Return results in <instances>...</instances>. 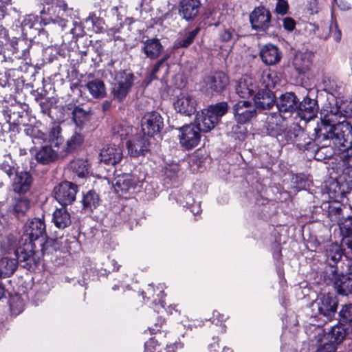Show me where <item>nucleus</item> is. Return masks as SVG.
<instances>
[{
    "label": "nucleus",
    "mask_w": 352,
    "mask_h": 352,
    "mask_svg": "<svg viewBox=\"0 0 352 352\" xmlns=\"http://www.w3.org/2000/svg\"><path fill=\"white\" fill-rule=\"evenodd\" d=\"M338 307V300L336 295L330 293L323 294L311 302V316L323 317L325 320L330 321L335 317Z\"/></svg>",
    "instance_id": "7ed1b4c3"
},
{
    "label": "nucleus",
    "mask_w": 352,
    "mask_h": 352,
    "mask_svg": "<svg viewBox=\"0 0 352 352\" xmlns=\"http://www.w3.org/2000/svg\"><path fill=\"white\" fill-rule=\"evenodd\" d=\"M201 30L200 27H196L192 31L188 32L183 36H180L175 40L173 48L177 50L179 48H187L192 44L195 37Z\"/></svg>",
    "instance_id": "f704fd0d"
},
{
    "label": "nucleus",
    "mask_w": 352,
    "mask_h": 352,
    "mask_svg": "<svg viewBox=\"0 0 352 352\" xmlns=\"http://www.w3.org/2000/svg\"><path fill=\"white\" fill-rule=\"evenodd\" d=\"M284 135L286 141L294 143L297 148L299 147L298 143H302L305 138L308 139V134L298 124L287 127Z\"/></svg>",
    "instance_id": "cd10ccee"
},
{
    "label": "nucleus",
    "mask_w": 352,
    "mask_h": 352,
    "mask_svg": "<svg viewBox=\"0 0 352 352\" xmlns=\"http://www.w3.org/2000/svg\"><path fill=\"white\" fill-rule=\"evenodd\" d=\"M100 202V199L99 197L98 194H97L94 190H89V208L94 207L96 208L97 206L99 205Z\"/></svg>",
    "instance_id": "680f3d73"
},
{
    "label": "nucleus",
    "mask_w": 352,
    "mask_h": 352,
    "mask_svg": "<svg viewBox=\"0 0 352 352\" xmlns=\"http://www.w3.org/2000/svg\"><path fill=\"white\" fill-rule=\"evenodd\" d=\"M158 340L155 338H151L148 341L144 343V348L146 352H153V350L155 351V346Z\"/></svg>",
    "instance_id": "69168bd1"
},
{
    "label": "nucleus",
    "mask_w": 352,
    "mask_h": 352,
    "mask_svg": "<svg viewBox=\"0 0 352 352\" xmlns=\"http://www.w3.org/2000/svg\"><path fill=\"white\" fill-rule=\"evenodd\" d=\"M72 167L80 178H85L88 174V164L86 160H76L72 162Z\"/></svg>",
    "instance_id": "de8ad7c7"
},
{
    "label": "nucleus",
    "mask_w": 352,
    "mask_h": 352,
    "mask_svg": "<svg viewBox=\"0 0 352 352\" xmlns=\"http://www.w3.org/2000/svg\"><path fill=\"white\" fill-rule=\"evenodd\" d=\"M164 322V320L162 318L157 319V322L154 324L153 326L148 327V331L151 334H156L159 332L157 335V338H160L162 336V332H160V328L162 327V325L163 322Z\"/></svg>",
    "instance_id": "052dcab7"
},
{
    "label": "nucleus",
    "mask_w": 352,
    "mask_h": 352,
    "mask_svg": "<svg viewBox=\"0 0 352 352\" xmlns=\"http://www.w3.org/2000/svg\"><path fill=\"white\" fill-rule=\"evenodd\" d=\"M326 256L328 261L336 264L342 257V250L337 244H331L326 250Z\"/></svg>",
    "instance_id": "a18cd8bd"
},
{
    "label": "nucleus",
    "mask_w": 352,
    "mask_h": 352,
    "mask_svg": "<svg viewBox=\"0 0 352 352\" xmlns=\"http://www.w3.org/2000/svg\"><path fill=\"white\" fill-rule=\"evenodd\" d=\"M318 150L314 155V158L317 161H322L330 159L333 155V148L329 143H319Z\"/></svg>",
    "instance_id": "a19ab883"
},
{
    "label": "nucleus",
    "mask_w": 352,
    "mask_h": 352,
    "mask_svg": "<svg viewBox=\"0 0 352 352\" xmlns=\"http://www.w3.org/2000/svg\"><path fill=\"white\" fill-rule=\"evenodd\" d=\"M166 67L168 68V64H165L163 60H158L152 68L149 74V81L157 79L156 76L157 73L160 70L161 68Z\"/></svg>",
    "instance_id": "13d9d810"
},
{
    "label": "nucleus",
    "mask_w": 352,
    "mask_h": 352,
    "mask_svg": "<svg viewBox=\"0 0 352 352\" xmlns=\"http://www.w3.org/2000/svg\"><path fill=\"white\" fill-rule=\"evenodd\" d=\"M151 137L142 133L141 131L131 137L126 142V148L131 157H138L144 156L150 151Z\"/></svg>",
    "instance_id": "6e6552de"
},
{
    "label": "nucleus",
    "mask_w": 352,
    "mask_h": 352,
    "mask_svg": "<svg viewBox=\"0 0 352 352\" xmlns=\"http://www.w3.org/2000/svg\"><path fill=\"white\" fill-rule=\"evenodd\" d=\"M259 55L266 65H274L280 61L282 52L276 45L267 43L262 47Z\"/></svg>",
    "instance_id": "6ab92c4d"
},
{
    "label": "nucleus",
    "mask_w": 352,
    "mask_h": 352,
    "mask_svg": "<svg viewBox=\"0 0 352 352\" xmlns=\"http://www.w3.org/2000/svg\"><path fill=\"white\" fill-rule=\"evenodd\" d=\"M333 286L337 293L342 296H348L352 293V273L336 274Z\"/></svg>",
    "instance_id": "412c9836"
},
{
    "label": "nucleus",
    "mask_w": 352,
    "mask_h": 352,
    "mask_svg": "<svg viewBox=\"0 0 352 352\" xmlns=\"http://www.w3.org/2000/svg\"><path fill=\"white\" fill-rule=\"evenodd\" d=\"M25 239L22 237L19 246L16 249V255L19 261H26V267H30L36 264L34 256L33 241L38 239L45 233V224L43 219L34 218L27 223L25 226Z\"/></svg>",
    "instance_id": "f03ea898"
},
{
    "label": "nucleus",
    "mask_w": 352,
    "mask_h": 352,
    "mask_svg": "<svg viewBox=\"0 0 352 352\" xmlns=\"http://www.w3.org/2000/svg\"><path fill=\"white\" fill-rule=\"evenodd\" d=\"M298 98L294 92H285L277 99L276 105L283 117L291 116L294 113H297Z\"/></svg>",
    "instance_id": "ddd939ff"
},
{
    "label": "nucleus",
    "mask_w": 352,
    "mask_h": 352,
    "mask_svg": "<svg viewBox=\"0 0 352 352\" xmlns=\"http://www.w3.org/2000/svg\"><path fill=\"white\" fill-rule=\"evenodd\" d=\"M298 145L299 150L307 151L314 157V155H315V153L318 150L320 144L316 141L315 138L312 139L308 135V139L305 138V140H303L302 143H298Z\"/></svg>",
    "instance_id": "37998d69"
},
{
    "label": "nucleus",
    "mask_w": 352,
    "mask_h": 352,
    "mask_svg": "<svg viewBox=\"0 0 352 352\" xmlns=\"http://www.w3.org/2000/svg\"><path fill=\"white\" fill-rule=\"evenodd\" d=\"M31 201L27 197H19L14 199L12 208L14 214L17 216H23L29 210Z\"/></svg>",
    "instance_id": "58836bf2"
},
{
    "label": "nucleus",
    "mask_w": 352,
    "mask_h": 352,
    "mask_svg": "<svg viewBox=\"0 0 352 352\" xmlns=\"http://www.w3.org/2000/svg\"><path fill=\"white\" fill-rule=\"evenodd\" d=\"M89 93L95 98H103L106 96V88L103 81L95 80L89 82Z\"/></svg>",
    "instance_id": "ea45409f"
},
{
    "label": "nucleus",
    "mask_w": 352,
    "mask_h": 352,
    "mask_svg": "<svg viewBox=\"0 0 352 352\" xmlns=\"http://www.w3.org/2000/svg\"><path fill=\"white\" fill-rule=\"evenodd\" d=\"M53 221L58 228H65L70 225V215L65 208L56 209L53 214Z\"/></svg>",
    "instance_id": "e433bc0d"
},
{
    "label": "nucleus",
    "mask_w": 352,
    "mask_h": 352,
    "mask_svg": "<svg viewBox=\"0 0 352 352\" xmlns=\"http://www.w3.org/2000/svg\"><path fill=\"white\" fill-rule=\"evenodd\" d=\"M177 113L190 116L197 112V102L195 98L188 93H180L173 103Z\"/></svg>",
    "instance_id": "2eb2a0df"
},
{
    "label": "nucleus",
    "mask_w": 352,
    "mask_h": 352,
    "mask_svg": "<svg viewBox=\"0 0 352 352\" xmlns=\"http://www.w3.org/2000/svg\"><path fill=\"white\" fill-rule=\"evenodd\" d=\"M179 144L187 150L196 147L201 140L200 129L197 125L190 123L177 129Z\"/></svg>",
    "instance_id": "9d476101"
},
{
    "label": "nucleus",
    "mask_w": 352,
    "mask_h": 352,
    "mask_svg": "<svg viewBox=\"0 0 352 352\" xmlns=\"http://www.w3.org/2000/svg\"><path fill=\"white\" fill-rule=\"evenodd\" d=\"M164 126V118L156 111L146 112L141 119V131L151 138L160 133Z\"/></svg>",
    "instance_id": "1a4fd4ad"
},
{
    "label": "nucleus",
    "mask_w": 352,
    "mask_h": 352,
    "mask_svg": "<svg viewBox=\"0 0 352 352\" xmlns=\"http://www.w3.org/2000/svg\"><path fill=\"white\" fill-rule=\"evenodd\" d=\"M286 125L278 117L271 116L267 118L265 129H266L267 135L276 137L284 135L286 130Z\"/></svg>",
    "instance_id": "7c9ffc66"
},
{
    "label": "nucleus",
    "mask_w": 352,
    "mask_h": 352,
    "mask_svg": "<svg viewBox=\"0 0 352 352\" xmlns=\"http://www.w3.org/2000/svg\"><path fill=\"white\" fill-rule=\"evenodd\" d=\"M206 111V109H204L201 112H197L195 116L194 124L198 126L201 133H208L219 124L217 120Z\"/></svg>",
    "instance_id": "5701e85b"
},
{
    "label": "nucleus",
    "mask_w": 352,
    "mask_h": 352,
    "mask_svg": "<svg viewBox=\"0 0 352 352\" xmlns=\"http://www.w3.org/2000/svg\"><path fill=\"white\" fill-rule=\"evenodd\" d=\"M268 82H264L266 85L264 87L260 88L255 92L254 95V105L256 109H270L276 102V97L272 90V88H274L277 82V80L272 79V74L267 75Z\"/></svg>",
    "instance_id": "39448f33"
},
{
    "label": "nucleus",
    "mask_w": 352,
    "mask_h": 352,
    "mask_svg": "<svg viewBox=\"0 0 352 352\" xmlns=\"http://www.w3.org/2000/svg\"><path fill=\"white\" fill-rule=\"evenodd\" d=\"M344 326L345 325L340 324V323L338 322L337 324L332 327L327 335V339L329 343H326L325 344L335 347L336 345L342 343L349 334V328Z\"/></svg>",
    "instance_id": "393cba45"
},
{
    "label": "nucleus",
    "mask_w": 352,
    "mask_h": 352,
    "mask_svg": "<svg viewBox=\"0 0 352 352\" xmlns=\"http://www.w3.org/2000/svg\"><path fill=\"white\" fill-rule=\"evenodd\" d=\"M352 193L347 184L342 181H335L330 184L328 187V194L334 201H343L347 194Z\"/></svg>",
    "instance_id": "a878e982"
},
{
    "label": "nucleus",
    "mask_w": 352,
    "mask_h": 352,
    "mask_svg": "<svg viewBox=\"0 0 352 352\" xmlns=\"http://www.w3.org/2000/svg\"><path fill=\"white\" fill-rule=\"evenodd\" d=\"M233 118L235 122L240 124H248L257 116V109L249 100H239L232 107Z\"/></svg>",
    "instance_id": "9b49d317"
},
{
    "label": "nucleus",
    "mask_w": 352,
    "mask_h": 352,
    "mask_svg": "<svg viewBox=\"0 0 352 352\" xmlns=\"http://www.w3.org/2000/svg\"><path fill=\"white\" fill-rule=\"evenodd\" d=\"M14 258L3 256L0 259V277H7L12 275L15 272L19 263H24L23 267L27 269L32 267L33 265L30 267H26V261H19L16 255V250H14Z\"/></svg>",
    "instance_id": "4be33fe9"
},
{
    "label": "nucleus",
    "mask_w": 352,
    "mask_h": 352,
    "mask_svg": "<svg viewBox=\"0 0 352 352\" xmlns=\"http://www.w3.org/2000/svg\"><path fill=\"white\" fill-rule=\"evenodd\" d=\"M98 157L105 164L114 166L122 161L123 149L118 145L109 144L100 151Z\"/></svg>",
    "instance_id": "dca6fc26"
},
{
    "label": "nucleus",
    "mask_w": 352,
    "mask_h": 352,
    "mask_svg": "<svg viewBox=\"0 0 352 352\" xmlns=\"http://www.w3.org/2000/svg\"><path fill=\"white\" fill-rule=\"evenodd\" d=\"M206 109V113H210L219 122L221 118L228 113L229 105L227 102L222 101L214 104H210Z\"/></svg>",
    "instance_id": "4c0bfd02"
},
{
    "label": "nucleus",
    "mask_w": 352,
    "mask_h": 352,
    "mask_svg": "<svg viewBox=\"0 0 352 352\" xmlns=\"http://www.w3.org/2000/svg\"><path fill=\"white\" fill-rule=\"evenodd\" d=\"M10 46L13 54L16 58L27 60L29 56V50L31 47L30 41L24 38H13L10 41Z\"/></svg>",
    "instance_id": "bb28decb"
},
{
    "label": "nucleus",
    "mask_w": 352,
    "mask_h": 352,
    "mask_svg": "<svg viewBox=\"0 0 352 352\" xmlns=\"http://www.w3.org/2000/svg\"><path fill=\"white\" fill-rule=\"evenodd\" d=\"M345 104H342L340 106L335 107H331L329 110H327V111H332V113H336L338 117L337 119H340V120H345L346 118H350L352 116V106L348 105L347 107H344Z\"/></svg>",
    "instance_id": "49530a36"
},
{
    "label": "nucleus",
    "mask_w": 352,
    "mask_h": 352,
    "mask_svg": "<svg viewBox=\"0 0 352 352\" xmlns=\"http://www.w3.org/2000/svg\"><path fill=\"white\" fill-rule=\"evenodd\" d=\"M32 181V177L29 173L18 172L12 180L13 190L18 194H25L30 190Z\"/></svg>",
    "instance_id": "aec40b11"
},
{
    "label": "nucleus",
    "mask_w": 352,
    "mask_h": 352,
    "mask_svg": "<svg viewBox=\"0 0 352 352\" xmlns=\"http://www.w3.org/2000/svg\"><path fill=\"white\" fill-rule=\"evenodd\" d=\"M219 37L223 42L233 41L235 43L239 39V34L234 28H223V30L220 32Z\"/></svg>",
    "instance_id": "09e8293b"
},
{
    "label": "nucleus",
    "mask_w": 352,
    "mask_h": 352,
    "mask_svg": "<svg viewBox=\"0 0 352 352\" xmlns=\"http://www.w3.org/2000/svg\"><path fill=\"white\" fill-rule=\"evenodd\" d=\"M142 43L141 52L151 60L157 59L164 52V46L157 38H148Z\"/></svg>",
    "instance_id": "a211bd4d"
},
{
    "label": "nucleus",
    "mask_w": 352,
    "mask_h": 352,
    "mask_svg": "<svg viewBox=\"0 0 352 352\" xmlns=\"http://www.w3.org/2000/svg\"><path fill=\"white\" fill-rule=\"evenodd\" d=\"M83 142L82 136L79 133H75L67 142V151H72L79 147Z\"/></svg>",
    "instance_id": "3c124183"
},
{
    "label": "nucleus",
    "mask_w": 352,
    "mask_h": 352,
    "mask_svg": "<svg viewBox=\"0 0 352 352\" xmlns=\"http://www.w3.org/2000/svg\"><path fill=\"white\" fill-rule=\"evenodd\" d=\"M180 170L179 165L177 163L167 164L164 170L163 181L164 184L170 186L177 185L178 173Z\"/></svg>",
    "instance_id": "72a5a7b5"
},
{
    "label": "nucleus",
    "mask_w": 352,
    "mask_h": 352,
    "mask_svg": "<svg viewBox=\"0 0 352 352\" xmlns=\"http://www.w3.org/2000/svg\"><path fill=\"white\" fill-rule=\"evenodd\" d=\"M272 13L263 6L254 8L249 16L250 23L252 30L257 32H267L272 24Z\"/></svg>",
    "instance_id": "0eeeda50"
},
{
    "label": "nucleus",
    "mask_w": 352,
    "mask_h": 352,
    "mask_svg": "<svg viewBox=\"0 0 352 352\" xmlns=\"http://www.w3.org/2000/svg\"><path fill=\"white\" fill-rule=\"evenodd\" d=\"M246 124H240L236 122L235 124H232L230 126L229 133L235 140H244L248 133L247 127L245 126Z\"/></svg>",
    "instance_id": "79ce46f5"
},
{
    "label": "nucleus",
    "mask_w": 352,
    "mask_h": 352,
    "mask_svg": "<svg viewBox=\"0 0 352 352\" xmlns=\"http://www.w3.org/2000/svg\"><path fill=\"white\" fill-rule=\"evenodd\" d=\"M337 114L332 111H321L320 122H318L314 133L318 143L332 142L338 148L346 138V131L352 130L349 122L337 119Z\"/></svg>",
    "instance_id": "f257e3e1"
},
{
    "label": "nucleus",
    "mask_w": 352,
    "mask_h": 352,
    "mask_svg": "<svg viewBox=\"0 0 352 352\" xmlns=\"http://www.w3.org/2000/svg\"><path fill=\"white\" fill-rule=\"evenodd\" d=\"M35 22V18L33 15H28L25 16L24 19L21 23V25L23 30L26 28L31 29L33 28Z\"/></svg>",
    "instance_id": "0e129e2a"
},
{
    "label": "nucleus",
    "mask_w": 352,
    "mask_h": 352,
    "mask_svg": "<svg viewBox=\"0 0 352 352\" xmlns=\"http://www.w3.org/2000/svg\"><path fill=\"white\" fill-rule=\"evenodd\" d=\"M318 109V100L307 96L302 100H298L297 115L303 120H309L316 116Z\"/></svg>",
    "instance_id": "f3484780"
},
{
    "label": "nucleus",
    "mask_w": 352,
    "mask_h": 352,
    "mask_svg": "<svg viewBox=\"0 0 352 352\" xmlns=\"http://www.w3.org/2000/svg\"><path fill=\"white\" fill-rule=\"evenodd\" d=\"M35 157L38 162L42 164H48L58 157V150H54L51 146H45L36 153Z\"/></svg>",
    "instance_id": "c9c22d12"
},
{
    "label": "nucleus",
    "mask_w": 352,
    "mask_h": 352,
    "mask_svg": "<svg viewBox=\"0 0 352 352\" xmlns=\"http://www.w3.org/2000/svg\"><path fill=\"white\" fill-rule=\"evenodd\" d=\"M352 192V166H348L343 170L342 180Z\"/></svg>",
    "instance_id": "4d7b16f0"
},
{
    "label": "nucleus",
    "mask_w": 352,
    "mask_h": 352,
    "mask_svg": "<svg viewBox=\"0 0 352 352\" xmlns=\"http://www.w3.org/2000/svg\"><path fill=\"white\" fill-rule=\"evenodd\" d=\"M230 84L229 76L221 71L206 76L204 79V88L208 94L221 95Z\"/></svg>",
    "instance_id": "423d86ee"
},
{
    "label": "nucleus",
    "mask_w": 352,
    "mask_h": 352,
    "mask_svg": "<svg viewBox=\"0 0 352 352\" xmlns=\"http://www.w3.org/2000/svg\"><path fill=\"white\" fill-rule=\"evenodd\" d=\"M73 120L76 125L80 126L82 125L87 119V113L81 108L76 107L73 112Z\"/></svg>",
    "instance_id": "8fccbe9b"
},
{
    "label": "nucleus",
    "mask_w": 352,
    "mask_h": 352,
    "mask_svg": "<svg viewBox=\"0 0 352 352\" xmlns=\"http://www.w3.org/2000/svg\"><path fill=\"white\" fill-rule=\"evenodd\" d=\"M296 21L290 16L285 17L283 20V26L288 32L293 31L296 28Z\"/></svg>",
    "instance_id": "bf43d9fd"
},
{
    "label": "nucleus",
    "mask_w": 352,
    "mask_h": 352,
    "mask_svg": "<svg viewBox=\"0 0 352 352\" xmlns=\"http://www.w3.org/2000/svg\"><path fill=\"white\" fill-rule=\"evenodd\" d=\"M55 199L62 206L71 204L75 199L77 186L69 182H63L54 189Z\"/></svg>",
    "instance_id": "4468645a"
},
{
    "label": "nucleus",
    "mask_w": 352,
    "mask_h": 352,
    "mask_svg": "<svg viewBox=\"0 0 352 352\" xmlns=\"http://www.w3.org/2000/svg\"><path fill=\"white\" fill-rule=\"evenodd\" d=\"M60 127L59 126H53L51 130L49 132L48 135V142H50L55 139H58L60 137H62L60 133Z\"/></svg>",
    "instance_id": "e2e57ef3"
},
{
    "label": "nucleus",
    "mask_w": 352,
    "mask_h": 352,
    "mask_svg": "<svg viewBox=\"0 0 352 352\" xmlns=\"http://www.w3.org/2000/svg\"><path fill=\"white\" fill-rule=\"evenodd\" d=\"M346 209L340 201H333L328 204L326 211L330 221L339 225L346 215Z\"/></svg>",
    "instance_id": "c756f323"
},
{
    "label": "nucleus",
    "mask_w": 352,
    "mask_h": 352,
    "mask_svg": "<svg viewBox=\"0 0 352 352\" xmlns=\"http://www.w3.org/2000/svg\"><path fill=\"white\" fill-rule=\"evenodd\" d=\"M258 87L253 80L248 76L240 78L236 85V93L241 98H248L254 95Z\"/></svg>",
    "instance_id": "b1692460"
},
{
    "label": "nucleus",
    "mask_w": 352,
    "mask_h": 352,
    "mask_svg": "<svg viewBox=\"0 0 352 352\" xmlns=\"http://www.w3.org/2000/svg\"><path fill=\"white\" fill-rule=\"evenodd\" d=\"M274 13L280 16L287 14L289 12V6L287 0H276Z\"/></svg>",
    "instance_id": "603ef678"
},
{
    "label": "nucleus",
    "mask_w": 352,
    "mask_h": 352,
    "mask_svg": "<svg viewBox=\"0 0 352 352\" xmlns=\"http://www.w3.org/2000/svg\"><path fill=\"white\" fill-rule=\"evenodd\" d=\"M312 54L311 52H298L293 59V65L299 74H305L310 67Z\"/></svg>",
    "instance_id": "2f4dec72"
},
{
    "label": "nucleus",
    "mask_w": 352,
    "mask_h": 352,
    "mask_svg": "<svg viewBox=\"0 0 352 352\" xmlns=\"http://www.w3.org/2000/svg\"><path fill=\"white\" fill-rule=\"evenodd\" d=\"M134 80L135 76L131 70L124 69L118 72L115 76L114 82L111 84V94L113 99L118 102H122L131 91Z\"/></svg>",
    "instance_id": "20e7f679"
},
{
    "label": "nucleus",
    "mask_w": 352,
    "mask_h": 352,
    "mask_svg": "<svg viewBox=\"0 0 352 352\" xmlns=\"http://www.w3.org/2000/svg\"><path fill=\"white\" fill-rule=\"evenodd\" d=\"M103 265L105 267L104 270L108 273L118 271L120 267L117 261L113 258H111L110 256L107 257V260L103 263Z\"/></svg>",
    "instance_id": "6e6d98bb"
},
{
    "label": "nucleus",
    "mask_w": 352,
    "mask_h": 352,
    "mask_svg": "<svg viewBox=\"0 0 352 352\" xmlns=\"http://www.w3.org/2000/svg\"><path fill=\"white\" fill-rule=\"evenodd\" d=\"M346 138L338 147L342 158L348 166H352V129L347 131Z\"/></svg>",
    "instance_id": "473e14b6"
},
{
    "label": "nucleus",
    "mask_w": 352,
    "mask_h": 352,
    "mask_svg": "<svg viewBox=\"0 0 352 352\" xmlns=\"http://www.w3.org/2000/svg\"><path fill=\"white\" fill-rule=\"evenodd\" d=\"M23 302L20 297L16 296L10 301V309L14 314H19L23 309Z\"/></svg>",
    "instance_id": "5fc2aeb1"
},
{
    "label": "nucleus",
    "mask_w": 352,
    "mask_h": 352,
    "mask_svg": "<svg viewBox=\"0 0 352 352\" xmlns=\"http://www.w3.org/2000/svg\"><path fill=\"white\" fill-rule=\"evenodd\" d=\"M338 322L340 324H347L352 323V304H345L342 306L338 313Z\"/></svg>",
    "instance_id": "c03bdc74"
},
{
    "label": "nucleus",
    "mask_w": 352,
    "mask_h": 352,
    "mask_svg": "<svg viewBox=\"0 0 352 352\" xmlns=\"http://www.w3.org/2000/svg\"><path fill=\"white\" fill-rule=\"evenodd\" d=\"M201 7L200 0H179L177 6L178 14L182 20L192 23L198 19Z\"/></svg>",
    "instance_id": "f8f14e48"
},
{
    "label": "nucleus",
    "mask_w": 352,
    "mask_h": 352,
    "mask_svg": "<svg viewBox=\"0 0 352 352\" xmlns=\"http://www.w3.org/2000/svg\"><path fill=\"white\" fill-rule=\"evenodd\" d=\"M292 182L296 184V187L302 188L305 186L306 180L302 175H296L292 177Z\"/></svg>",
    "instance_id": "774afa93"
},
{
    "label": "nucleus",
    "mask_w": 352,
    "mask_h": 352,
    "mask_svg": "<svg viewBox=\"0 0 352 352\" xmlns=\"http://www.w3.org/2000/svg\"><path fill=\"white\" fill-rule=\"evenodd\" d=\"M110 13L113 17L116 18V20L119 23V25L121 27H122L123 16L120 13L118 7V6L113 7L110 10Z\"/></svg>",
    "instance_id": "338daca9"
},
{
    "label": "nucleus",
    "mask_w": 352,
    "mask_h": 352,
    "mask_svg": "<svg viewBox=\"0 0 352 352\" xmlns=\"http://www.w3.org/2000/svg\"><path fill=\"white\" fill-rule=\"evenodd\" d=\"M139 182L136 175L124 173L118 178L116 185L122 193H126L134 190Z\"/></svg>",
    "instance_id": "c85d7f7f"
},
{
    "label": "nucleus",
    "mask_w": 352,
    "mask_h": 352,
    "mask_svg": "<svg viewBox=\"0 0 352 352\" xmlns=\"http://www.w3.org/2000/svg\"><path fill=\"white\" fill-rule=\"evenodd\" d=\"M89 21H91L93 30L96 33H99L104 30V21L102 18L96 16L94 14H89Z\"/></svg>",
    "instance_id": "864d4df0"
}]
</instances>
